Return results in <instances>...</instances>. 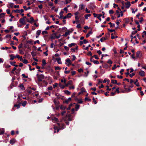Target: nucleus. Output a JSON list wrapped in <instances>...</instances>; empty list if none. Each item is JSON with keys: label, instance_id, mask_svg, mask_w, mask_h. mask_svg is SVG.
Here are the masks:
<instances>
[{"label": "nucleus", "instance_id": "obj_58", "mask_svg": "<svg viewBox=\"0 0 146 146\" xmlns=\"http://www.w3.org/2000/svg\"><path fill=\"white\" fill-rule=\"evenodd\" d=\"M36 43H37L38 44H39L40 43V42H39V40H36L35 41L34 43V44H36Z\"/></svg>", "mask_w": 146, "mask_h": 146}, {"label": "nucleus", "instance_id": "obj_25", "mask_svg": "<svg viewBox=\"0 0 146 146\" xmlns=\"http://www.w3.org/2000/svg\"><path fill=\"white\" fill-rule=\"evenodd\" d=\"M11 47H10V48H9L8 47H7V46H6L5 47V48L3 47H1V49L2 50H4V49H6V50H7V49H11Z\"/></svg>", "mask_w": 146, "mask_h": 146}, {"label": "nucleus", "instance_id": "obj_1", "mask_svg": "<svg viewBox=\"0 0 146 146\" xmlns=\"http://www.w3.org/2000/svg\"><path fill=\"white\" fill-rule=\"evenodd\" d=\"M44 76L43 74L39 75L38 76V81H40L44 79Z\"/></svg>", "mask_w": 146, "mask_h": 146}, {"label": "nucleus", "instance_id": "obj_16", "mask_svg": "<svg viewBox=\"0 0 146 146\" xmlns=\"http://www.w3.org/2000/svg\"><path fill=\"white\" fill-rule=\"evenodd\" d=\"M27 90L28 93L30 94H32L33 93V91H32L31 89H30L28 88L27 89Z\"/></svg>", "mask_w": 146, "mask_h": 146}, {"label": "nucleus", "instance_id": "obj_31", "mask_svg": "<svg viewBox=\"0 0 146 146\" xmlns=\"http://www.w3.org/2000/svg\"><path fill=\"white\" fill-rule=\"evenodd\" d=\"M102 16V15L101 14H98V16L97 18H98L100 21H101L102 19L101 18V17Z\"/></svg>", "mask_w": 146, "mask_h": 146}, {"label": "nucleus", "instance_id": "obj_63", "mask_svg": "<svg viewBox=\"0 0 146 146\" xmlns=\"http://www.w3.org/2000/svg\"><path fill=\"white\" fill-rule=\"evenodd\" d=\"M116 91L118 94L119 93V88H116Z\"/></svg>", "mask_w": 146, "mask_h": 146}, {"label": "nucleus", "instance_id": "obj_29", "mask_svg": "<svg viewBox=\"0 0 146 146\" xmlns=\"http://www.w3.org/2000/svg\"><path fill=\"white\" fill-rule=\"evenodd\" d=\"M59 86L60 88L62 89H63L65 88V86L61 84L60 83H59Z\"/></svg>", "mask_w": 146, "mask_h": 146}, {"label": "nucleus", "instance_id": "obj_40", "mask_svg": "<svg viewBox=\"0 0 146 146\" xmlns=\"http://www.w3.org/2000/svg\"><path fill=\"white\" fill-rule=\"evenodd\" d=\"M48 34V32L46 31H42V35H44Z\"/></svg>", "mask_w": 146, "mask_h": 146}, {"label": "nucleus", "instance_id": "obj_61", "mask_svg": "<svg viewBox=\"0 0 146 146\" xmlns=\"http://www.w3.org/2000/svg\"><path fill=\"white\" fill-rule=\"evenodd\" d=\"M68 83L69 85H71L72 84V80H69L68 81Z\"/></svg>", "mask_w": 146, "mask_h": 146}, {"label": "nucleus", "instance_id": "obj_9", "mask_svg": "<svg viewBox=\"0 0 146 146\" xmlns=\"http://www.w3.org/2000/svg\"><path fill=\"white\" fill-rule=\"evenodd\" d=\"M131 90L130 89V88H129L128 89L127 88V89L122 91L121 92L122 93H128Z\"/></svg>", "mask_w": 146, "mask_h": 146}, {"label": "nucleus", "instance_id": "obj_30", "mask_svg": "<svg viewBox=\"0 0 146 146\" xmlns=\"http://www.w3.org/2000/svg\"><path fill=\"white\" fill-rule=\"evenodd\" d=\"M42 66H44L46 64V62L45 60H44L43 59L42 60Z\"/></svg>", "mask_w": 146, "mask_h": 146}, {"label": "nucleus", "instance_id": "obj_64", "mask_svg": "<svg viewBox=\"0 0 146 146\" xmlns=\"http://www.w3.org/2000/svg\"><path fill=\"white\" fill-rule=\"evenodd\" d=\"M11 35H7L6 36V37L7 38H11Z\"/></svg>", "mask_w": 146, "mask_h": 146}, {"label": "nucleus", "instance_id": "obj_8", "mask_svg": "<svg viewBox=\"0 0 146 146\" xmlns=\"http://www.w3.org/2000/svg\"><path fill=\"white\" fill-rule=\"evenodd\" d=\"M14 11L16 13H20V12L23 13L24 12V10L22 9H21L20 10L16 9V10Z\"/></svg>", "mask_w": 146, "mask_h": 146}, {"label": "nucleus", "instance_id": "obj_22", "mask_svg": "<svg viewBox=\"0 0 146 146\" xmlns=\"http://www.w3.org/2000/svg\"><path fill=\"white\" fill-rule=\"evenodd\" d=\"M19 87L22 90H25V88H24V86L23 84H21L19 85Z\"/></svg>", "mask_w": 146, "mask_h": 146}, {"label": "nucleus", "instance_id": "obj_10", "mask_svg": "<svg viewBox=\"0 0 146 146\" xmlns=\"http://www.w3.org/2000/svg\"><path fill=\"white\" fill-rule=\"evenodd\" d=\"M145 72L142 70L140 71L139 72V74L141 76H145Z\"/></svg>", "mask_w": 146, "mask_h": 146}, {"label": "nucleus", "instance_id": "obj_20", "mask_svg": "<svg viewBox=\"0 0 146 146\" xmlns=\"http://www.w3.org/2000/svg\"><path fill=\"white\" fill-rule=\"evenodd\" d=\"M138 80L137 79L134 82V84L137 86H139V84L138 82Z\"/></svg>", "mask_w": 146, "mask_h": 146}, {"label": "nucleus", "instance_id": "obj_47", "mask_svg": "<svg viewBox=\"0 0 146 146\" xmlns=\"http://www.w3.org/2000/svg\"><path fill=\"white\" fill-rule=\"evenodd\" d=\"M66 107H65L64 106L62 105L60 106V109L62 110H64L65 109Z\"/></svg>", "mask_w": 146, "mask_h": 146}, {"label": "nucleus", "instance_id": "obj_17", "mask_svg": "<svg viewBox=\"0 0 146 146\" xmlns=\"http://www.w3.org/2000/svg\"><path fill=\"white\" fill-rule=\"evenodd\" d=\"M76 45V44L75 43H72L71 44H68V46H69V47H71L72 46H74Z\"/></svg>", "mask_w": 146, "mask_h": 146}, {"label": "nucleus", "instance_id": "obj_7", "mask_svg": "<svg viewBox=\"0 0 146 146\" xmlns=\"http://www.w3.org/2000/svg\"><path fill=\"white\" fill-rule=\"evenodd\" d=\"M71 16V14L70 13H69L67 15L65 16H64L63 19H66L70 18Z\"/></svg>", "mask_w": 146, "mask_h": 146}, {"label": "nucleus", "instance_id": "obj_3", "mask_svg": "<svg viewBox=\"0 0 146 146\" xmlns=\"http://www.w3.org/2000/svg\"><path fill=\"white\" fill-rule=\"evenodd\" d=\"M71 30H72V31L68 30L67 32L65 33V34H64L63 36H64L66 37L67 35H69L70 33H72V31H73V30L72 29H71Z\"/></svg>", "mask_w": 146, "mask_h": 146}, {"label": "nucleus", "instance_id": "obj_15", "mask_svg": "<svg viewBox=\"0 0 146 146\" xmlns=\"http://www.w3.org/2000/svg\"><path fill=\"white\" fill-rule=\"evenodd\" d=\"M53 102L56 106H58L59 103L58 101H57L56 99H54Z\"/></svg>", "mask_w": 146, "mask_h": 146}, {"label": "nucleus", "instance_id": "obj_62", "mask_svg": "<svg viewBox=\"0 0 146 146\" xmlns=\"http://www.w3.org/2000/svg\"><path fill=\"white\" fill-rule=\"evenodd\" d=\"M48 89L49 90H52L53 88L52 86H50L48 88Z\"/></svg>", "mask_w": 146, "mask_h": 146}, {"label": "nucleus", "instance_id": "obj_23", "mask_svg": "<svg viewBox=\"0 0 146 146\" xmlns=\"http://www.w3.org/2000/svg\"><path fill=\"white\" fill-rule=\"evenodd\" d=\"M71 98H69L67 100H66L65 101V102L68 104L69 102L71 100Z\"/></svg>", "mask_w": 146, "mask_h": 146}, {"label": "nucleus", "instance_id": "obj_12", "mask_svg": "<svg viewBox=\"0 0 146 146\" xmlns=\"http://www.w3.org/2000/svg\"><path fill=\"white\" fill-rule=\"evenodd\" d=\"M34 21V20L33 17H32L30 18V20L29 21H28V22L31 23H32Z\"/></svg>", "mask_w": 146, "mask_h": 146}, {"label": "nucleus", "instance_id": "obj_11", "mask_svg": "<svg viewBox=\"0 0 146 146\" xmlns=\"http://www.w3.org/2000/svg\"><path fill=\"white\" fill-rule=\"evenodd\" d=\"M56 60L57 61V63L58 64H62V62L61 61V59L60 58H57L56 59Z\"/></svg>", "mask_w": 146, "mask_h": 146}, {"label": "nucleus", "instance_id": "obj_49", "mask_svg": "<svg viewBox=\"0 0 146 146\" xmlns=\"http://www.w3.org/2000/svg\"><path fill=\"white\" fill-rule=\"evenodd\" d=\"M109 13L110 14H113L114 13V11L112 10H110L109 11Z\"/></svg>", "mask_w": 146, "mask_h": 146}, {"label": "nucleus", "instance_id": "obj_51", "mask_svg": "<svg viewBox=\"0 0 146 146\" xmlns=\"http://www.w3.org/2000/svg\"><path fill=\"white\" fill-rule=\"evenodd\" d=\"M107 63L110 64H112L113 62L110 59H109L107 61Z\"/></svg>", "mask_w": 146, "mask_h": 146}, {"label": "nucleus", "instance_id": "obj_38", "mask_svg": "<svg viewBox=\"0 0 146 146\" xmlns=\"http://www.w3.org/2000/svg\"><path fill=\"white\" fill-rule=\"evenodd\" d=\"M106 39V38H105V37H102L100 39V40L101 42H103Z\"/></svg>", "mask_w": 146, "mask_h": 146}, {"label": "nucleus", "instance_id": "obj_46", "mask_svg": "<svg viewBox=\"0 0 146 146\" xmlns=\"http://www.w3.org/2000/svg\"><path fill=\"white\" fill-rule=\"evenodd\" d=\"M71 72L72 76L76 74V72L75 71H72Z\"/></svg>", "mask_w": 146, "mask_h": 146}, {"label": "nucleus", "instance_id": "obj_27", "mask_svg": "<svg viewBox=\"0 0 146 146\" xmlns=\"http://www.w3.org/2000/svg\"><path fill=\"white\" fill-rule=\"evenodd\" d=\"M91 16L90 14H87L85 15V18L86 19H88V17H90Z\"/></svg>", "mask_w": 146, "mask_h": 146}, {"label": "nucleus", "instance_id": "obj_39", "mask_svg": "<svg viewBox=\"0 0 146 146\" xmlns=\"http://www.w3.org/2000/svg\"><path fill=\"white\" fill-rule=\"evenodd\" d=\"M80 106V105L78 104H77L76 105L75 108L76 109V111H77L78 109H79Z\"/></svg>", "mask_w": 146, "mask_h": 146}, {"label": "nucleus", "instance_id": "obj_33", "mask_svg": "<svg viewBox=\"0 0 146 146\" xmlns=\"http://www.w3.org/2000/svg\"><path fill=\"white\" fill-rule=\"evenodd\" d=\"M27 102L26 101H24L22 103V105L23 106L25 107L27 104Z\"/></svg>", "mask_w": 146, "mask_h": 146}, {"label": "nucleus", "instance_id": "obj_57", "mask_svg": "<svg viewBox=\"0 0 146 146\" xmlns=\"http://www.w3.org/2000/svg\"><path fill=\"white\" fill-rule=\"evenodd\" d=\"M61 81L62 82H64V84H66V80L65 79H61Z\"/></svg>", "mask_w": 146, "mask_h": 146}, {"label": "nucleus", "instance_id": "obj_6", "mask_svg": "<svg viewBox=\"0 0 146 146\" xmlns=\"http://www.w3.org/2000/svg\"><path fill=\"white\" fill-rule=\"evenodd\" d=\"M125 7L127 8H129L131 4L130 2L127 1L125 3Z\"/></svg>", "mask_w": 146, "mask_h": 146}, {"label": "nucleus", "instance_id": "obj_37", "mask_svg": "<svg viewBox=\"0 0 146 146\" xmlns=\"http://www.w3.org/2000/svg\"><path fill=\"white\" fill-rule=\"evenodd\" d=\"M54 133H55L56 132V130H57V132H58L59 131V129H58L56 127H54Z\"/></svg>", "mask_w": 146, "mask_h": 146}, {"label": "nucleus", "instance_id": "obj_56", "mask_svg": "<svg viewBox=\"0 0 146 146\" xmlns=\"http://www.w3.org/2000/svg\"><path fill=\"white\" fill-rule=\"evenodd\" d=\"M19 52L20 54H24V52L21 50H19Z\"/></svg>", "mask_w": 146, "mask_h": 146}, {"label": "nucleus", "instance_id": "obj_43", "mask_svg": "<svg viewBox=\"0 0 146 146\" xmlns=\"http://www.w3.org/2000/svg\"><path fill=\"white\" fill-rule=\"evenodd\" d=\"M109 24L110 25V27H113L115 26V24H112L111 22H110L109 23Z\"/></svg>", "mask_w": 146, "mask_h": 146}, {"label": "nucleus", "instance_id": "obj_50", "mask_svg": "<svg viewBox=\"0 0 146 146\" xmlns=\"http://www.w3.org/2000/svg\"><path fill=\"white\" fill-rule=\"evenodd\" d=\"M93 62L94 64H99V62L97 60H94Z\"/></svg>", "mask_w": 146, "mask_h": 146}, {"label": "nucleus", "instance_id": "obj_28", "mask_svg": "<svg viewBox=\"0 0 146 146\" xmlns=\"http://www.w3.org/2000/svg\"><path fill=\"white\" fill-rule=\"evenodd\" d=\"M41 33V31L40 30H38L36 31V35H39Z\"/></svg>", "mask_w": 146, "mask_h": 146}, {"label": "nucleus", "instance_id": "obj_14", "mask_svg": "<svg viewBox=\"0 0 146 146\" xmlns=\"http://www.w3.org/2000/svg\"><path fill=\"white\" fill-rule=\"evenodd\" d=\"M10 58V60H13L14 58H15V56H14L13 54H12L9 56Z\"/></svg>", "mask_w": 146, "mask_h": 146}, {"label": "nucleus", "instance_id": "obj_45", "mask_svg": "<svg viewBox=\"0 0 146 146\" xmlns=\"http://www.w3.org/2000/svg\"><path fill=\"white\" fill-rule=\"evenodd\" d=\"M5 15V14L3 13H1L0 14V18H3V17Z\"/></svg>", "mask_w": 146, "mask_h": 146}, {"label": "nucleus", "instance_id": "obj_53", "mask_svg": "<svg viewBox=\"0 0 146 146\" xmlns=\"http://www.w3.org/2000/svg\"><path fill=\"white\" fill-rule=\"evenodd\" d=\"M86 12L87 13H90V10H89L87 8H86L85 9Z\"/></svg>", "mask_w": 146, "mask_h": 146}, {"label": "nucleus", "instance_id": "obj_48", "mask_svg": "<svg viewBox=\"0 0 146 146\" xmlns=\"http://www.w3.org/2000/svg\"><path fill=\"white\" fill-rule=\"evenodd\" d=\"M72 61H73L76 59V56L74 55H72Z\"/></svg>", "mask_w": 146, "mask_h": 146}, {"label": "nucleus", "instance_id": "obj_24", "mask_svg": "<svg viewBox=\"0 0 146 146\" xmlns=\"http://www.w3.org/2000/svg\"><path fill=\"white\" fill-rule=\"evenodd\" d=\"M15 142V140L14 139H12L10 140V143L11 144H14Z\"/></svg>", "mask_w": 146, "mask_h": 146}, {"label": "nucleus", "instance_id": "obj_26", "mask_svg": "<svg viewBox=\"0 0 146 146\" xmlns=\"http://www.w3.org/2000/svg\"><path fill=\"white\" fill-rule=\"evenodd\" d=\"M64 93L67 94V95H70V92L68 90H65L64 91Z\"/></svg>", "mask_w": 146, "mask_h": 146}, {"label": "nucleus", "instance_id": "obj_5", "mask_svg": "<svg viewBox=\"0 0 146 146\" xmlns=\"http://www.w3.org/2000/svg\"><path fill=\"white\" fill-rule=\"evenodd\" d=\"M57 124L58 125L59 127L62 129H64L65 127V125L63 124L59 123H57Z\"/></svg>", "mask_w": 146, "mask_h": 146}, {"label": "nucleus", "instance_id": "obj_55", "mask_svg": "<svg viewBox=\"0 0 146 146\" xmlns=\"http://www.w3.org/2000/svg\"><path fill=\"white\" fill-rule=\"evenodd\" d=\"M64 48L66 51H68L69 50V48L66 46H64Z\"/></svg>", "mask_w": 146, "mask_h": 146}, {"label": "nucleus", "instance_id": "obj_35", "mask_svg": "<svg viewBox=\"0 0 146 146\" xmlns=\"http://www.w3.org/2000/svg\"><path fill=\"white\" fill-rule=\"evenodd\" d=\"M55 69L56 70H60L61 69V68L59 66H55L54 67Z\"/></svg>", "mask_w": 146, "mask_h": 146}, {"label": "nucleus", "instance_id": "obj_21", "mask_svg": "<svg viewBox=\"0 0 146 146\" xmlns=\"http://www.w3.org/2000/svg\"><path fill=\"white\" fill-rule=\"evenodd\" d=\"M66 62H67L68 63V66L69 65H70V64H71V61L70 60V59L69 58H67L66 60Z\"/></svg>", "mask_w": 146, "mask_h": 146}, {"label": "nucleus", "instance_id": "obj_42", "mask_svg": "<svg viewBox=\"0 0 146 146\" xmlns=\"http://www.w3.org/2000/svg\"><path fill=\"white\" fill-rule=\"evenodd\" d=\"M31 54L33 57H34L36 55V53L34 52H31Z\"/></svg>", "mask_w": 146, "mask_h": 146}, {"label": "nucleus", "instance_id": "obj_44", "mask_svg": "<svg viewBox=\"0 0 146 146\" xmlns=\"http://www.w3.org/2000/svg\"><path fill=\"white\" fill-rule=\"evenodd\" d=\"M14 107H17V109H19L20 107V106L19 104H15L14 105Z\"/></svg>", "mask_w": 146, "mask_h": 146}, {"label": "nucleus", "instance_id": "obj_59", "mask_svg": "<svg viewBox=\"0 0 146 146\" xmlns=\"http://www.w3.org/2000/svg\"><path fill=\"white\" fill-rule=\"evenodd\" d=\"M29 88L30 89H31L32 91H33V92H34L35 90V89L33 88H31V87H29Z\"/></svg>", "mask_w": 146, "mask_h": 146}, {"label": "nucleus", "instance_id": "obj_32", "mask_svg": "<svg viewBox=\"0 0 146 146\" xmlns=\"http://www.w3.org/2000/svg\"><path fill=\"white\" fill-rule=\"evenodd\" d=\"M3 66L5 68H9L11 67V66L9 64H4Z\"/></svg>", "mask_w": 146, "mask_h": 146}, {"label": "nucleus", "instance_id": "obj_18", "mask_svg": "<svg viewBox=\"0 0 146 146\" xmlns=\"http://www.w3.org/2000/svg\"><path fill=\"white\" fill-rule=\"evenodd\" d=\"M64 11H61L60 13V18H61V19H63V15H62V14H63L64 13Z\"/></svg>", "mask_w": 146, "mask_h": 146}, {"label": "nucleus", "instance_id": "obj_54", "mask_svg": "<svg viewBox=\"0 0 146 146\" xmlns=\"http://www.w3.org/2000/svg\"><path fill=\"white\" fill-rule=\"evenodd\" d=\"M9 5L10 7H12L13 6L14 4L13 3H9Z\"/></svg>", "mask_w": 146, "mask_h": 146}, {"label": "nucleus", "instance_id": "obj_41", "mask_svg": "<svg viewBox=\"0 0 146 146\" xmlns=\"http://www.w3.org/2000/svg\"><path fill=\"white\" fill-rule=\"evenodd\" d=\"M60 35H55L54 37V38H60Z\"/></svg>", "mask_w": 146, "mask_h": 146}, {"label": "nucleus", "instance_id": "obj_13", "mask_svg": "<svg viewBox=\"0 0 146 146\" xmlns=\"http://www.w3.org/2000/svg\"><path fill=\"white\" fill-rule=\"evenodd\" d=\"M52 121L54 122H58V119L55 117H54L52 118Z\"/></svg>", "mask_w": 146, "mask_h": 146}, {"label": "nucleus", "instance_id": "obj_36", "mask_svg": "<svg viewBox=\"0 0 146 146\" xmlns=\"http://www.w3.org/2000/svg\"><path fill=\"white\" fill-rule=\"evenodd\" d=\"M4 133V131L3 129L0 130V135L3 134Z\"/></svg>", "mask_w": 146, "mask_h": 146}, {"label": "nucleus", "instance_id": "obj_4", "mask_svg": "<svg viewBox=\"0 0 146 146\" xmlns=\"http://www.w3.org/2000/svg\"><path fill=\"white\" fill-rule=\"evenodd\" d=\"M136 58H140L142 57V54L141 52L140 51H138L136 54Z\"/></svg>", "mask_w": 146, "mask_h": 146}, {"label": "nucleus", "instance_id": "obj_19", "mask_svg": "<svg viewBox=\"0 0 146 146\" xmlns=\"http://www.w3.org/2000/svg\"><path fill=\"white\" fill-rule=\"evenodd\" d=\"M78 46H76L75 48H71V51L72 52H74L75 50L78 49Z\"/></svg>", "mask_w": 146, "mask_h": 146}, {"label": "nucleus", "instance_id": "obj_34", "mask_svg": "<svg viewBox=\"0 0 146 146\" xmlns=\"http://www.w3.org/2000/svg\"><path fill=\"white\" fill-rule=\"evenodd\" d=\"M111 82L113 84H117V82L116 80H111Z\"/></svg>", "mask_w": 146, "mask_h": 146}, {"label": "nucleus", "instance_id": "obj_60", "mask_svg": "<svg viewBox=\"0 0 146 146\" xmlns=\"http://www.w3.org/2000/svg\"><path fill=\"white\" fill-rule=\"evenodd\" d=\"M58 85V84L57 83H55L53 85V88H55Z\"/></svg>", "mask_w": 146, "mask_h": 146}, {"label": "nucleus", "instance_id": "obj_52", "mask_svg": "<svg viewBox=\"0 0 146 146\" xmlns=\"http://www.w3.org/2000/svg\"><path fill=\"white\" fill-rule=\"evenodd\" d=\"M23 62L25 64H27L28 63V60L26 59H24L23 61Z\"/></svg>", "mask_w": 146, "mask_h": 146}, {"label": "nucleus", "instance_id": "obj_2", "mask_svg": "<svg viewBox=\"0 0 146 146\" xmlns=\"http://www.w3.org/2000/svg\"><path fill=\"white\" fill-rule=\"evenodd\" d=\"M26 17H24V18H21L19 20L20 23L23 25H25V18H26Z\"/></svg>", "mask_w": 146, "mask_h": 146}]
</instances>
